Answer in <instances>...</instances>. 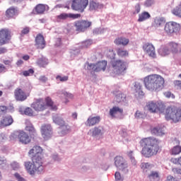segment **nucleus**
<instances>
[{"instance_id": "nucleus-1", "label": "nucleus", "mask_w": 181, "mask_h": 181, "mask_svg": "<svg viewBox=\"0 0 181 181\" xmlns=\"http://www.w3.org/2000/svg\"><path fill=\"white\" fill-rule=\"evenodd\" d=\"M140 145L143 147L141 153L146 158H151L157 155L159 152V141L153 137H148L140 141Z\"/></svg>"}, {"instance_id": "nucleus-2", "label": "nucleus", "mask_w": 181, "mask_h": 181, "mask_svg": "<svg viewBox=\"0 0 181 181\" xmlns=\"http://www.w3.org/2000/svg\"><path fill=\"white\" fill-rule=\"evenodd\" d=\"M165 79L160 75H150L144 78V85L149 91H160L163 88Z\"/></svg>"}, {"instance_id": "nucleus-3", "label": "nucleus", "mask_w": 181, "mask_h": 181, "mask_svg": "<svg viewBox=\"0 0 181 181\" xmlns=\"http://www.w3.org/2000/svg\"><path fill=\"white\" fill-rule=\"evenodd\" d=\"M25 168L28 170L30 175H35V172L42 173L45 169L42 158L36 156L33 157V163L30 161L25 163Z\"/></svg>"}, {"instance_id": "nucleus-4", "label": "nucleus", "mask_w": 181, "mask_h": 181, "mask_svg": "<svg viewBox=\"0 0 181 181\" xmlns=\"http://www.w3.org/2000/svg\"><path fill=\"white\" fill-rule=\"evenodd\" d=\"M45 101L47 104L45 103V100L43 99H37L31 105V107L35 110V111H45L47 106L50 107L52 111H56L57 110V106L53 104V101H52L50 98H47Z\"/></svg>"}, {"instance_id": "nucleus-5", "label": "nucleus", "mask_w": 181, "mask_h": 181, "mask_svg": "<svg viewBox=\"0 0 181 181\" xmlns=\"http://www.w3.org/2000/svg\"><path fill=\"white\" fill-rule=\"evenodd\" d=\"M165 119L167 121H173V122H179L181 121V109L175 107H168L165 110Z\"/></svg>"}, {"instance_id": "nucleus-6", "label": "nucleus", "mask_w": 181, "mask_h": 181, "mask_svg": "<svg viewBox=\"0 0 181 181\" xmlns=\"http://www.w3.org/2000/svg\"><path fill=\"white\" fill-rule=\"evenodd\" d=\"M115 165L119 170H121L124 175L129 173V165L128 161L122 156H117L115 158Z\"/></svg>"}, {"instance_id": "nucleus-7", "label": "nucleus", "mask_w": 181, "mask_h": 181, "mask_svg": "<svg viewBox=\"0 0 181 181\" xmlns=\"http://www.w3.org/2000/svg\"><path fill=\"white\" fill-rule=\"evenodd\" d=\"M164 30L168 36H175V35H177L180 32V25L176 22L166 23Z\"/></svg>"}, {"instance_id": "nucleus-8", "label": "nucleus", "mask_w": 181, "mask_h": 181, "mask_svg": "<svg viewBox=\"0 0 181 181\" xmlns=\"http://www.w3.org/2000/svg\"><path fill=\"white\" fill-rule=\"evenodd\" d=\"M85 67H87V69L90 71H95L98 73V71H105V69L107 68V61H101L96 64H88L86 62L85 64Z\"/></svg>"}, {"instance_id": "nucleus-9", "label": "nucleus", "mask_w": 181, "mask_h": 181, "mask_svg": "<svg viewBox=\"0 0 181 181\" xmlns=\"http://www.w3.org/2000/svg\"><path fill=\"white\" fill-rule=\"evenodd\" d=\"M88 6V0H73L71 8L78 12H84L86 8Z\"/></svg>"}, {"instance_id": "nucleus-10", "label": "nucleus", "mask_w": 181, "mask_h": 181, "mask_svg": "<svg viewBox=\"0 0 181 181\" xmlns=\"http://www.w3.org/2000/svg\"><path fill=\"white\" fill-rule=\"evenodd\" d=\"M111 64L116 74H122L127 70V64L124 61H112Z\"/></svg>"}, {"instance_id": "nucleus-11", "label": "nucleus", "mask_w": 181, "mask_h": 181, "mask_svg": "<svg viewBox=\"0 0 181 181\" xmlns=\"http://www.w3.org/2000/svg\"><path fill=\"white\" fill-rule=\"evenodd\" d=\"M41 134L45 141L50 139L52 135H53V129H52V126L50 124H43L41 127Z\"/></svg>"}, {"instance_id": "nucleus-12", "label": "nucleus", "mask_w": 181, "mask_h": 181, "mask_svg": "<svg viewBox=\"0 0 181 181\" xmlns=\"http://www.w3.org/2000/svg\"><path fill=\"white\" fill-rule=\"evenodd\" d=\"M143 50L146 54H148L149 57L155 59L156 57V52L155 51V47L152 43L146 42L143 45Z\"/></svg>"}, {"instance_id": "nucleus-13", "label": "nucleus", "mask_w": 181, "mask_h": 181, "mask_svg": "<svg viewBox=\"0 0 181 181\" xmlns=\"http://www.w3.org/2000/svg\"><path fill=\"white\" fill-rule=\"evenodd\" d=\"M74 26L76 32H85L87 28L91 26V22L86 21H78L75 22Z\"/></svg>"}, {"instance_id": "nucleus-14", "label": "nucleus", "mask_w": 181, "mask_h": 181, "mask_svg": "<svg viewBox=\"0 0 181 181\" xmlns=\"http://www.w3.org/2000/svg\"><path fill=\"white\" fill-rule=\"evenodd\" d=\"M105 132L104 127L103 126H98L92 128L88 132V135H91L93 138H97L98 136H103Z\"/></svg>"}, {"instance_id": "nucleus-15", "label": "nucleus", "mask_w": 181, "mask_h": 181, "mask_svg": "<svg viewBox=\"0 0 181 181\" xmlns=\"http://www.w3.org/2000/svg\"><path fill=\"white\" fill-rule=\"evenodd\" d=\"M11 40V31L8 29H2L0 30V46L8 43Z\"/></svg>"}, {"instance_id": "nucleus-16", "label": "nucleus", "mask_w": 181, "mask_h": 181, "mask_svg": "<svg viewBox=\"0 0 181 181\" xmlns=\"http://www.w3.org/2000/svg\"><path fill=\"white\" fill-rule=\"evenodd\" d=\"M81 15L80 14H73V13H62L57 16V22H63V21H66L67 19H78L80 18Z\"/></svg>"}, {"instance_id": "nucleus-17", "label": "nucleus", "mask_w": 181, "mask_h": 181, "mask_svg": "<svg viewBox=\"0 0 181 181\" xmlns=\"http://www.w3.org/2000/svg\"><path fill=\"white\" fill-rule=\"evenodd\" d=\"M100 121L101 117L100 116H90L85 122V125L86 127H94V125L100 124Z\"/></svg>"}, {"instance_id": "nucleus-18", "label": "nucleus", "mask_w": 181, "mask_h": 181, "mask_svg": "<svg viewBox=\"0 0 181 181\" xmlns=\"http://www.w3.org/2000/svg\"><path fill=\"white\" fill-rule=\"evenodd\" d=\"M42 147L39 146H35L34 147H33V148H31L29 151V155H33V156H38L39 158H41L42 162L43 163V160L42 158Z\"/></svg>"}, {"instance_id": "nucleus-19", "label": "nucleus", "mask_w": 181, "mask_h": 181, "mask_svg": "<svg viewBox=\"0 0 181 181\" xmlns=\"http://www.w3.org/2000/svg\"><path fill=\"white\" fill-rule=\"evenodd\" d=\"M35 46L37 49H45L46 46V42H45V37L43 35L38 34L35 37Z\"/></svg>"}, {"instance_id": "nucleus-20", "label": "nucleus", "mask_w": 181, "mask_h": 181, "mask_svg": "<svg viewBox=\"0 0 181 181\" xmlns=\"http://www.w3.org/2000/svg\"><path fill=\"white\" fill-rule=\"evenodd\" d=\"M104 8V4L97 2L94 0H90L89 1V11L93 12L94 11H98V9H103Z\"/></svg>"}, {"instance_id": "nucleus-21", "label": "nucleus", "mask_w": 181, "mask_h": 181, "mask_svg": "<svg viewBox=\"0 0 181 181\" xmlns=\"http://www.w3.org/2000/svg\"><path fill=\"white\" fill-rule=\"evenodd\" d=\"M124 110L119 107L115 106L110 110L109 114L112 118H117L118 115H122Z\"/></svg>"}, {"instance_id": "nucleus-22", "label": "nucleus", "mask_w": 181, "mask_h": 181, "mask_svg": "<svg viewBox=\"0 0 181 181\" xmlns=\"http://www.w3.org/2000/svg\"><path fill=\"white\" fill-rule=\"evenodd\" d=\"M14 94H15L16 100H17V101H25V100L28 98V96H26V94L25 93V92H23V90L21 88L16 89L15 90Z\"/></svg>"}, {"instance_id": "nucleus-23", "label": "nucleus", "mask_w": 181, "mask_h": 181, "mask_svg": "<svg viewBox=\"0 0 181 181\" xmlns=\"http://www.w3.org/2000/svg\"><path fill=\"white\" fill-rule=\"evenodd\" d=\"M18 139L21 144H24V145H28L30 142V137L29 134H28L25 132H20Z\"/></svg>"}, {"instance_id": "nucleus-24", "label": "nucleus", "mask_w": 181, "mask_h": 181, "mask_svg": "<svg viewBox=\"0 0 181 181\" xmlns=\"http://www.w3.org/2000/svg\"><path fill=\"white\" fill-rule=\"evenodd\" d=\"M13 123V119L12 116H6L0 122V128H4V127H9Z\"/></svg>"}, {"instance_id": "nucleus-25", "label": "nucleus", "mask_w": 181, "mask_h": 181, "mask_svg": "<svg viewBox=\"0 0 181 181\" xmlns=\"http://www.w3.org/2000/svg\"><path fill=\"white\" fill-rule=\"evenodd\" d=\"M147 108L150 112H158V111H160L159 103L155 102H148Z\"/></svg>"}, {"instance_id": "nucleus-26", "label": "nucleus", "mask_w": 181, "mask_h": 181, "mask_svg": "<svg viewBox=\"0 0 181 181\" xmlns=\"http://www.w3.org/2000/svg\"><path fill=\"white\" fill-rule=\"evenodd\" d=\"M151 134L153 135H157V136H163V135L166 134L165 128L160 127H154L151 129Z\"/></svg>"}, {"instance_id": "nucleus-27", "label": "nucleus", "mask_w": 181, "mask_h": 181, "mask_svg": "<svg viewBox=\"0 0 181 181\" xmlns=\"http://www.w3.org/2000/svg\"><path fill=\"white\" fill-rule=\"evenodd\" d=\"M6 14L7 18H14V16H17L18 15V9L14 7H11L7 9Z\"/></svg>"}, {"instance_id": "nucleus-28", "label": "nucleus", "mask_w": 181, "mask_h": 181, "mask_svg": "<svg viewBox=\"0 0 181 181\" xmlns=\"http://www.w3.org/2000/svg\"><path fill=\"white\" fill-rule=\"evenodd\" d=\"M52 120L54 124H57V125H59V127L61 125H64V120L59 115H54L52 116Z\"/></svg>"}, {"instance_id": "nucleus-29", "label": "nucleus", "mask_w": 181, "mask_h": 181, "mask_svg": "<svg viewBox=\"0 0 181 181\" xmlns=\"http://www.w3.org/2000/svg\"><path fill=\"white\" fill-rule=\"evenodd\" d=\"M59 132L61 135H66V134H69V132H70V126L64 123V124L59 127Z\"/></svg>"}, {"instance_id": "nucleus-30", "label": "nucleus", "mask_w": 181, "mask_h": 181, "mask_svg": "<svg viewBox=\"0 0 181 181\" xmlns=\"http://www.w3.org/2000/svg\"><path fill=\"white\" fill-rule=\"evenodd\" d=\"M125 98H127V96L124 93L120 91L116 93L115 100L117 103H122L123 101H125Z\"/></svg>"}, {"instance_id": "nucleus-31", "label": "nucleus", "mask_w": 181, "mask_h": 181, "mask_svg": "<svg viewBox=\"0 0 181 181\" xmlns=\"http://www.w3.org/2000/svg\"><path fill=\"white\" fill-rule=\"evenodd\" d=\"M46 8H47V11H49V6L45 4H38L35 6V11L38 14H42L46 11Z\"/></svg>"}, {"instance_id": "nucleus-32", "label": "nucleus", "mask_w": 181, "mask_h": 181, "mask_svg": "<svg viewBox=\"0 0 181 181\" xmlns=\"http://www.w3.org/2000/svg\"><path fill=\"white\" fill-rule=\"evenodd\" d=\"M151 18V14H149L147 11H144L140 14H139L138 22H144Z\"/></svg>"}, {"instance_id": "nucleus-33", "label": "nucleus", "mask_w": 181, "mask_h": 181, "mask_svg": "<svg viewBox=\"0 0 181 181\" xmlns=\"http://www.w3.org/2000/svg\"><path fill=\"white\" fill-rule=\"evenodd\" d=\"M115 45H122V46H127L129 43V40L126 37H119L115 40Z\"/></svg>"}, {"instance_id": "nucleus-34", "label": "nucleus", "mask_w": 181, "mask_h": 181, "mask_svg": "<svg viewBox=\"0 0 181 181\" xmlns=\"http://www.w3.org/2000/svg\"><path fill=\"white\" fill-rule=\"evenodd\" d=\"M165 23V18L163 17H156L154 19V26L155 28H159Z\"/></svg>"}, {"instance_id": "nucleus-35", "label": "nucleus", "mask_w": 181, "mask_h": 181, "mask_svg": "<svg viewBox=\"0 0 181 181\" xmlns=\"http://www.w3.org/2000/svg\"><path fill=\"white\" fill-rule=\"evenodd\" d=\"M148 179L151 181H159V173L157 171H151L148 175Z\"/></svg>"}, {"instance_id": "nucleus-36", "label": "nucleus", "mask_w": 181, "mask_h": 181, "mask_svg": "<svg viewBox=\"0 0 181 181\" xmlns=\"http://www.w3.org/2000/svg\"><path fill=\"white\" fill-rule=\"evenodd\" d=\"M170 53V50L169 49V48H168V47H161L158 49V54H160V56H168V54H169Z\"/></svg>"}, {"instance_id": "nucleus-37", "label": "nucleus", "mask_w": 181, "mask_h": 181, "mask_svg": "<svg viewBox=\"0 0 181 181\" xmlns=\"http://www.w3.org/2000/svg\"><path fill=\"white\" fill-rule=\"evenodd\" d=\"M26 131H28L30 134H36V129H35V127H33V124L30 123V122H26V127H25Z\"/></svg>"}, {"instance_id": "nucleus-38", "label": "nucleus", "mask_w": 181, "mask_h": 181, "mask_svg": "<svg viewBox=\"0 0 181 181\" xmlns=\"http://www.w3.org/2000/svg\"><path fill=\"white\" fill-rule=\"evenodd\" d=\"M48 61L46 58H40L37 60V64L40 67H45V66H47Z\"/></svg>"}, {"instance_id": "nucleus-39", "label": "nucleus", "mask_w": 181, "mask_h": 181, "mask_svg": "<svg viewBox=\"0 0 181 181\" xmlns=\"http://www.w3.org/2000/svg\"><path fill=\"white\" fill-rule=\"evenodd\" d=\"M19 112H21V114H23L22 112V108H19ZM24 114L25 115H28L29 117H32V115H33V110H32V108L30 107H27L24 110Z\"/></svg>"}, {"instance_id": "nucleus-40", "label": "nucleus", "mask_w": 181, "mask_h": 181, "mask_svg": "<svg viewBox=\"0 0 181 181\" xmlns=\"http://www.w3.org/2000/svg\"><path fill=\"white\" fill-rule=\"evenodd\" d=\"M169 47L173 53H177L179 45L176 42H170Z\"/></svg>"}, {"instance_id": "nucleus-41", "label": "nucleus", "mask_w": 181, "mask_h": 181, "mask_svg": "<svg viewBox=\"0 0 181 181\" xmlns=\"http://www.w3.org/2000/svg\"><path fill=\"white\" fill-rule=\"evenodd\" d=\"M93 45V40H87L83 42H82L81 47L82 49L90 47V45Z\"/></svg>"}, {"instance_id": "nucleus-42", "label": "nucleus", "mask_w": 181, "mask_h": 181, "mask_svg": "<svg viewBox=\"0 0 181 181\" xmlns=\"http://www.w3.org/2000/svg\"><path fill=\"white\" fill-rule=\"evenodd\" d=\"M70 53L71 59H74V57H77V56L80 54V49L77 48L72 49H71Z\"/></svg>"}, {"instance_id": "nucleus-43", "label": "nucleus", "mask_w": 181, "mask_h": 181, "mask_svg": "<svg viewBox=\"0 0 181 181\" xmlns=\"http://www.w3.org/2000/svg\"><path fill=\"white\" fill-rule=\"evenodd\" d=\"M181 153V146H175L173 148L171 151V153L173 155H179Z\"/></svg>"}, {"instance_id": "nucleus-44", "label": "nucleus", "mask_w": 181, "mask_h": 181, "mask_svg": "<svg viewBox=\"0 0 181 181\" xmlns=\"http://www.w3.org/2000/svg\"><path fill=\"white\" fill-rule=\"evenodd\" d=\"M153 5H155V0H146L144 3L145 8H151V6H153Z\"/></svg>"}, {"instance_id": "nucleus-45", "label": "nucleus", "mask_w": 181, "mask_h": 181, "mask_svg": "<svg viewBox=\"0 0 181 181\" xmlns=\"http://www.w3.org/2000/svg\"><path fill=\"white\" fill-rule=\"evenodd\" d=\"M11 168L13 169V170H19V169H21V164L16 161H13L11 163Z\"/></svg>"}, {"instance_id": "nucleus-46", "label": "nucleus", "mask_w": 181, "mask_h": 181, "mask_svg": "<svg viewBox=\"0 0 181 181\" xmlns=\"http://www.w3.org/2000/svg\"><path fill=\"white\" fill-rule=\"evenodd\" d=\"M117 54L118 56H120V57H124L125 56H128V52L122 49H119L117 50Z\"/></svg>"}, {"instance_id": "nucleus-47", "label": "nucleus", "mask_w": 181, "mask_h": 181, "mask_svg": "<svg viewBox=\"0 0 181 181\" xmlns=\"http://www.w3.org/2000/svg\"><path fill=\"white\" fill-rule=\"evenodd\" d=\"M21 134V132H15L12 133L10 136V139L12 141H15V139H17V138L19 139V135Z\"/></svg>"}, {"instance_id": "nucleus-48", "label": "nucleus", "mask_w": 181, "mask_h": 181, "mask_svg": "<svg viewBox=\"0 0 181 181\" xmlns=\"http://www.w3.org/2000/svg\"><path fill=\"white\" fill-rule=\"evenodd\" d=\"M135 118H136L137 119H140L141 118H145V114L139 110H137L135 113Z\"/></svg>"}, {"instance_id": "nucleus-49", "label": "nucleus", "mask_w": 181, "mask_h": 181, "mask_svg": "<svg viewBox=\"0 0 181 181\" xmlns=\"http://www.w3.org/2000/svg\"><path fill=\"white\" fill-rule=\"evenodd\" d=\"M60 94H62V97H65V98H73V94L66 91H60Z\"/></svg>"}, {"instance_id": "nucleus-50", "label": "nucleus", "mask_w": 181, "mask_h": 181, "mask_svg": "<svg viewBox=\"0 0 181 181\" xmlns=\"http://www.w3.org/2000/svg\"><path fill=\"white\" fill-rule=\"evenodd\" d=\"M7 139L8 137H6V135H5V134L0 133V144H5Z\"/></svg>"}, {"instance_id": "nucleus-51", "label": "nucleus", "mask_w": 181, "mask_h": 181, "mask_svg": "<svg viewBox=\"0 0 181 181\" xmlns=\"http://www.w3.org/2000/svg\"><path fill=\"white\" fill-rule=\"evenodd\" d=\"M141 168L143 169V170H146V169H151L152 168V165L149 164V163H142L141 164Z\"/></svg>"}, {"instance_id": "nucleus-52", "label": "nucleus", "mask_w": 181, "mask_h": 181, "mask_svg": "<svg viewBox=\"0 0 181 181\" xmlns=\"http://www.w3.org/2000/svg\"><path fill=\"white\" fill-rule=\"evenodd\" d=\"M134 88L136 90V93H140L142 90H141V88H142V86H141V83L139 82H135L134 83Z\"/></svg>"}, {"instance_id": "nucleus-53", "label": "nucleus", "mask_w": 181, "mask_h": 181, "mask_svg": "<svg viewBox=\"0 0 181 181\" xmlns=\"http://www.w3.org/2000/svg\"><path fill=\"white\" fill-rule=\"evenodd\" d=\"M115 177L116 181H122L124 180V177L121 176V173L119 172H116L115 174Z\"/></svg>"}, {"instance_id": "nucleus-54", "label": "nucleus", "mask_w": 181, "mask_h": 181, "mask_svg": "<svg viewBox=\"0 0 181 181\" xmlns=\"http://www.w3.org/2000/svg\"><path fill=\"white\" fill-rule=\"evenodd\" d=\"M34 73L35 71H33L32 69H30L28 71H24L23 74L25 76V77H28V76H31V74H33Z\"/></svg>"}, {"instance_id": "nucleus-55", "label": "nucleus", "mask_w": 181, "mask_h": 181, "mask_svg": "<svg viewBox=\"0 0 181 181\" xmlns=\"http://www.w3.org/2000/svg\"><path fill=\"white\" fill-rule=\"evenodd\" d=\"M56 78L57 80H59V81H67V80H69V76H62L60 75H58L57 76Z\"/></svg>"}, {"instance_id": "nucleus-56", "label": "nucleus", "mask_w": 181, "mask_h": 181, "mask_svg": "<svg viewBox=\"0 0 181 181\" xmlns=\"http://www.w3.org/2000/svg\"><path fill=\"white\" fill-rule=\"evenodd\" d=\"M101 33H104V30L101 28H95L93 30V35H101Z\"/></svg>"}, {"instance_id": "nucleus-57", "label": "nucleus", "mask_w": 181, "mask_h": 181, "mask_svg": "<svg viewBox=\"0 0 181 181\" xmlns=\"http://www.w3.org/2000/svg\"><path fill=\"white\" fill-rule=\"evenodd\" d=\"M14 176L18 181H26V180H25V178H23V177L21 176V175H19V173H15Z\"/></svg>"}, {"instance_id": "nucleus-58", "label": "nucleus", "mask_w": 181, "mask_h": 181, "mask_svg": "<svg viewBox=\"0 0 181 181\" xmlns=\"http://www.w3.org/2000/svg\"><path fill=\"white\" fill-rule=\"evenodd\" d=\"M30 30L29 29V28H28V27L25 28L21 31V35L23 36V35H28V33H29Z\"/></svg>"}, {"instance_id": "nucleus-59", "label": "nucleus", "mask_w": 181, "mask_h": 181, "mask_svg": "<svg viewBox=\"0 0 181 181\" xmlns=\"http://www.w3.org/2000/svg\"><path fill=\"white\" fill-rule=\"evenodd\" d=\"M2 165H6V158L0 156V166H2Z\"/></svg>"}, {"instance_id": "nucleus-60", "label": "nucleus", "mask_w": 181, "mask_h": 181, "mask_svg": "<svg viewBox=\"0 0 181 181\" xmlns=\"http://www.w3.org/2000/svg\"><path fill=\"white\" fill-rule=\"evenodd\" d=\"M173 172L177 175H181V168H173Z\"/></svg>"}, {"instance_id": "nucleus-61", "label": "nucleus", "mask_w": 181, "mask_h": 181, "mask_svg": "<svg viewBox=\"0 0 181 181\" xmlns=\"http://www.w3.org/2000/svg\"><path fill=\"white\" fill-rule=\"evenodd\" d=\"M141 12V6L139 4H136L134 13H139Z\"/></svg>"}, {"instance_id": "nucleus-62", "label": "nucleus", "mask_w": 181, "mask_h": 181, "mask_svg": "<svg viewBox=\"0 0 181 181\" xmlns=\"http://www.w3.org/2000/svg\"><path fill=\"white\" fill-rule=\"evenodd\" d=\"M127 156L129 158V159H133L134 158H135L134 156V151H127Z\"/></svg>"}, {"instance_id": "nucleus-63", "label": "nucleus", "mask_w": 181, "mask_h": 181, "mask_svg": "<svg viewBox=\"0 0 181 181\" xmlns=\"http://www.w3.org/2000/svg\"><path fill=\"white\" fill-rule=\"evenodd\" d=\"M39 81H41V83H46V81H47V77L45 76H41L39 78Z\"/></svg>"}, {"instance_id": "nucleus-64", "label": "nucleus", "mask_w": 181, "mask_h": 181, "mask_svg": "<svg viewBox=\"0 0 181 181\" xmlns=\"http://www.w3.org/2000/svg\"><path fill=\"white\" fill-rule=\"evenodd\" d=\"M165 181H177V180L172 175H168Z\"/></svg>"}]
</instances>
